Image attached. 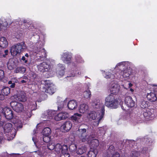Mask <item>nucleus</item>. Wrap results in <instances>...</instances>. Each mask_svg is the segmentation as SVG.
Segmentation results:
<instances>
[{
  "label": "nucleus",
  "instance_id": "nucleus-17",
  "mask_svg": "<svg viewBox=\"0 0 157 157\" xmlns=\"http://www.w3.org/2000/svg\"><path fill=\"white\" fill-rule=\"evenodd\" d=\"M68 115V114L66 112L59 113L56 115L54 117V119L56 121H59L67 118Z\"/></svg>",
  "mask_w": 157,
  "mask_h": 157
},
{
  "label": "nucleus",
  "instance_id": "nucleus-15",
  "mask_svg": "<svg viewBox=\"0 0 157 157\" xmlns=\"http://www.w3.org/2000/svg\"><path fill=\"white\" fill-rule=\"evenodd\" d=\"M71 120L75 123H80L82 121V115L78 113H76L71 116Z\"/></svg>",
  "mask_w": 157,
  "mask_h": 157
},
{
  "label": "nucleus",
  "instance_id": "nucleus-34",
  "mask_svg": "<svg viewBox=\"0 0 157 157\" xmlns=\"http://www.w3.org/2000/svg\"><path fill=\"white\" fill-rule=\"evenodd\" d=\"M86 150V147L85 146H82L78 148L76 153L78 154L82 155L84 153Z\"/></svg>",
  "mask_w": 157,
  "mask_h": 157
},
{
  "label": "nucleus",
  "instance_id": "nucleus-31",
  "mask_svg": "<svg viewBox=\"0 0 157 157\" xmlns=\"http://www.w3.org/2000/svg\"><path fill=\"white\" fill-rule=\"evenodd\" d=\"M61 153L62 154H67V157H69L70 155L68 153V147L67 145H64L62 146Z\"/></svg>",
  "mask_w": 157,
  "mask_h": 157
},
{
  "label": "nucleus",
  "instance_id": "nucleus-56",
  "mask_svg": "<svg viewBox=\"0 0 157 157\" xmlns=\"http://www.w3.org/2000/svg\"><path fill=\"white\" fill-rule=\"evenodd\" d=\"M3 54V52L1 51H0V58H3L2 56Z\"/></svg>",
  "mask_w": 157,
  "mask_h": 157
},
{
  "label": "nucleus",
  "instance_id": "nucleus-49",
  "mask_svg": "<svg viewBox=\"0 0 157 157\" xmlns=\"http://www.w3.org/2000/svg\"><path fill=\"white\" fill-rule=\"evenodd\" d=\"M64 70H57L58 72V74L60 76H62L64 75Z\"/></svg>",
  "mask_w": 157,
  "mask_h": 157
},
{
  "label": "nucleus",
  "instance_id": "nucleus-52",
  "mask_svg": "<svg viewBox=\"0 0 157 157\" xmlns=\"http://www.w3.org/2000/svg\"><path fill=\"white\" fill-rule=\"evenodd\" d=\"M30 75H31V76L32 77V78L34 79L36 77V75L35 74V73L33 72H32L30 74Z\"/></svg>",
  "mask_w": 157,
  "mask_h": 157
},
{
  "label": "nucleus",
  "instance_id": "nucleus-1",
  "mask_svg": "<svg viewBox=\"0 0 157 157\" xmlns=\"http://www.w3.org/2000/svg\"><path fill=\"white\" fill-rule=\"evenodd\" d=\"M26 49V44L24 42L18 43L12 46L10 49V52L13 57L19 55Z\"/></svg>",
  "mask_w": 157,
  "mask_h": 157
},
{
  "label": "nucleus",
  "instance_id": "nucleus-30",
  "mask_svg": "<svg viewBox=\"0 0 157 157\" xmlns=\"http://www.w3.org/2000/svg\"><path fill=\"white\" fill-rule=\"evenodd\" d=\"M44 136H49L51 133V130L49 127H46L44 128L42 131Z\"/></svg>",
  "mask_w": 157,
  "mask_h": 157
},
{
  "label": "nucleus",
  "instance_id": "nucleus-32",
  "mask_svg": "<svg viewBox=\"0 0 157 157\" xmlns=\"http://www.w3.org/2000/svg\"><path fill=\"white\" fill-rule=\"evenodd\" d=\"M83 95L84 98L90 99L91 96V92L89 90H87L84 92Z\"/></svg>",
  "mask_w": 157,
  "mask_h": 157
},
{
  "label": "nucleus",
  "instance_id": "nucleus-41",
  "mask_svg": "<svg viewBox=\"0 0 157 157\" xmlns=\"http://www.w3.org/2000/svg\"><path fill=\"white\" fill-rule=\"evenodd\" d=\"M139 155V153L138 151H132L131 152L130 157H138Z\"/></svg>",
  "mask_w": 157,
  "mask_h": 157
},
{
  "label": "nucleus",
  "instance_id": "nucleus-39",
  "mask_svg": "<svg viewBox=\"0 0 157 157\" xmlns=\"http://www.w3.org/2000/svg\"><path fill=\"white\" fill-rule=\"evenodd\" d=\"M77 148V145L75 144H71L69 147L70 151L72 152L75 151Z\"/></svg>",
  "mask_w": 157,
  "mask_h": 157
},
{
  "label": "nucleus",
  "instance_id": "nucleus-42",
  "mask_svg": "<svg viewBox=\"0 0 157 157\" xmlns=\"http://www.w3.org/2000/svg\"><path fill=\"white\" fill-rule=\"evenodd\" d=\"M56 69L57 70H64L65 69V66L62 64L59 63L57 65Z\"/></svg>",
  "mask_w": 157,
  "mask_h": 157
},
{
  "label": "nucleus",
  "instance_id": "nucleus-58",
  "mask_svg": "<svg viewBox=\"0 0 157 157\" xmlns=\"http://www.w3.org/2000/svg\"><path fill=\"white\" fill-rule=\"evenodd\" d=\"M29 55L27 53H26V54H25V56L27 58H28L29 57Z\"/></svg>",
  "mask_w": 157,
  "mask_h": 157
},
{
  "label": "nucleus",
  "instance_id": "nucleus-48",
  "mask_svg": "<svg viewBox=\"0 0 157 157\" xmlns=\"http://www.w3.org/2000/svg\"><path fill=\"white\" fill-rule=\"evenodd\" d=\"M9 53V51L7 49H6L4 51L2 57L3 58H6V56H7Z\"/></svg>",
  "mask_w": 157,
  "mask_h": 157
},
{
  "label": "nucleus",
  "instance_id": "nucleus-3",
  "mask_svg": "<svg viewBox=\"0 0 157 157\" xmlns=\"http://www.w3.org/2000/svg\"><path fill=\"white\" fill-rule=\"evenodd\" d=\"M118 104V99L114 95L110 94L105 98V105L108 108L116 109Z\"/></svg>",
  "mask_w": 157,
  "mask_h": 157
},
{
  "label": "nucleus",
  "instance_id": "nucleus-33",
  "mask_svg": "<svg viewBox=\"0 0 157 157\" xmlns=\"http://www.w3.org/2000/svg\"><path fill=\"white\" fill-rule=\"evenodd\" d=\"M8 23L6 21V19L4 18L0 19V27L6 28L8 25Z\"/></svg>",
  "mask_w": 157,
  "mask_h": 157
},
{
  "label": "nucleus",
  "instance_id": "nucleus-27",
  "mask_svg": "<svg viewBox=\"0 0 157 157\" xmlns=\"http://www.w3.org/2000/svg\"><path fill=\"white\" fill-rule=\"evenodd\" d=\"M26 71V69L23 67H17L14 71V73H24Z\"/></svg>",
  "mask_w": 157,
  "mask_h": 157
},
{
  "label": "nucleus",
  "instance_id": "nucleus-2",
  "mask_svg": "<svg viewBox=\"0 0 157 157\" xmlns=\"http://www.w3.org/2000/svg\"><path fill=\"white\" fill-rule=\"evenodd\" d=\"M105 111V107L103 106L101 109V114H98V113H97L96 112L94 111H92L89 113L88 115L93 120H96L94 122V125L98 126V125L101 120L104 117Z\"/></svg>",
  "mask_w": 157,
  "mask_h": 157
},
{
  "label": "nucleus",
  "instance_id": "nucleus-37",
  "mask_svg": "<svg viewBox=\"0 0 157 157\" xmlns=\"http://www.w3.org/2000/svg\"><path fill=\"white\" fill-rule=\"evenodd\" d=\"M149 106V103L147 101L144 100L141 101L140 103V106L142 109H144L147 108Z\"/></svg>",
  "mask_w": 157,
  "mask_h": 157
},
{
  "label": "nucleus",
  "instance_id": "nucleus-53",
  "mask_svg": "<svg viewBox=\"0 0 157 157\" xmlns=\"http://www.w3.org/2000/svg\"><path fill=\"white\" fill-rule=\"evenodd\" d=\"M111 73H107L106 74L105 77L106 78H109L111 77Z\"/></svg>",
  "mask_w": 157,
  "mask_h": 157
},
{
  "label": "nucleus",
  "instance_id": "nucleus-19",
  "mask_svg": "<svg viewBox=\"0 0 157 157\" xmlns=\"http://www.w3.org/2000/svg\"><path fill=\"white\" fill-rule=\"evenodd\" d=\"M147 99L151 102L156 101L157 100V98L156 94L153 92L148 93L147 95Z\"/></svg>",
  "mask_w": 157,
  "mask_h": 157
},
{
  "label": "nucleus",
  "instance_id": "nucleus-9",
  "mask_svg": "<svg viewBox=\"0 0 157 157\" xmlns=\"http://www.w3.org/2000/svg\"><path fill=\"white\" fill-rule=\"evenodd\" d=\"M4 115L6 118L8 120H11L13 117V111L8 107L5 108L3 109Z\"/></svg>",
  "mask_w": 157,
  "mask_h": 157
},
{
  "label": "nucleus",
  "instance_id": "nucleus-13",
  "mask_svg": "<svg viewBox=\"0 0 157 157\" xmlns=\"http://www.w3.org/2000/svg\"><path fill=\"white\" fill-rule=\"evenodd\" d=\"M71 56L69 53L64 52L63 53L61 56L62 60L63 61L64 63L68 64H70L71 63Z\"/></svg>",
  "mask_w": 157,
  "mask_h": 157
},
{
  "label": "nucleus",
  "instance_id": "nucleus-55",
  "mask_svg": "<svg viewBox=\"0 0 157 157\" xmlns=\"http://www.w3.org/2000/svg\"><path fill=\"white\" fill-rule=\"evenodd\" d=\"M27 82V81L24 79L21 80V82L22 83H26Z\"/></svg>",
  "mask_w": 157,
  "mask_h": 157
},
{
  "label": "nucleus",
  "instance_id": "nucleus-7",
  "mask_svg": "<svg viewBox=\"0 0 157 157\" xmlns=\"http://www.w3.org/2000/svg\"><path fill=\"white\" fill-rule=\"evenodd\" d=\"M86 129V128H79L77 131V135L82 142H85L87 139Z\"/></svg>",
  "mask_w": 157,
  "mask_h": 157
},
{
  "label": "nucleus",
  "instance_id": "nucleus-38",
  "mask_svg": "<svg viewBox=\"0 0 157 157\" xmlns=\"http://www.w3.org/2000/svg\"><path fill=\"white\" fill-rule=\"evenodd\" d=\"M56 111L54 110H52L48 113V117L49 119H52L56 116Z\"/></svg>",
  "mask_w": 157,
  "mask_h": 157
},
{
  "label": "nucleus",
  "instance_id": "nucleus-35",
  "mask_svg": "<svg viewBox=\"0 0 157 157\" xmlns=\"http://www.w3.org/2000/svg\"><path fill=\"white\" fill-rule=\"evenodd\" d=\"M62 145L59 144H57L55 146V151L57 154L61 152Z\"/></svg>",
  "mask_w": 157,
  "mask_h": 157
},
{
  "label": "nucleus",
  "instance_id": "nucleus-10",
  "mask_svg": "<svg viewBox=\"0 0 157 157\" xmlns=\"http://www.w3.org/2000/svg\"><path fill=\"white\" fill-rule=\"evenodd\" d=\"M72 126V124L70 121L65 122L60 127V129L62 132H67L69 131Z\"/></svg>",
  "mask_w": 157,
  "mask_h": 157
},
{
  "label": "nucleus",
  "instance_id": "nucleus-45",
  "mask_svg": "<svg viewBox=\"0 0 157 157\" xmlns=\"http://www.w3.org/2000/svg\"><path fill=\"white\" fill-rule=\"evenodd\" d=\"M55 145L54 144H50L49 143L48 145V149L50 150H52L54 149H55Z\"/></svg>",
  "mask_w": 157,
  "mask_h": 157
},
{
  "label": "nucleus",
  "instance_id": "nucleus-23",
  "mask_svg": "<svg viewBox=\"0 0 157 157\" xmlns=\"http://www.w3.org/2000/svg\"><path fill=\"white\" fill-rule=\"evenodd\" d=\"M88 109V106L86 104H83L80 105L79 111L81 113H84L87 112Z\"/></svg>",
  "mask_w": 157,
  "mask_h": 157
},
{
  "label": "nucleus",
  "instance_id": "nucleus-64",
  "mask_svg": "<svg viewBox=\"0 0 157 157\" xmlns=\"http://www.w3.org/2000/svg\"><path fill=\"white\" fill-rule=\"evenodd\" d=\"M39 44V43H36V46H39V45H38Z\"/></svg>",
  "mask_w": 157,
  "mask_h": 157
},
{
  "label": "nucleus",
  "instance_id": "nucleus-54",
  "mask_svg": "<svg viewBox=\"0 0 157 157\" xmlns=\"http://www.w3.org/2000/svg\"><path fill=\"white\" fill-rule=\"evenodd\" d=\"M23 79L24 80H26L27 81H28V78L26 76H24L22 77Z\"/></svg>",
  "mask_w": 157,
  "mask_h": 157
},
{
  "label": "nucleus",
  "instance_id": "nucleus-44",
  "mask_svg": "<svg viewBox=\"0 0 157 157\" xmlns=\"http://www.w3.org/2000/svg\"><path fill=\"white\" fill-rule=\"evenodd\" d=\"M43 141L46 143H48L50 141V138L48 136H44L43 138Z\"/></svg>",
  "mask_w": 157,
  "mask_h": 157
},
{
  "label": "nucleus",
  "instance_id": "nucleus-18",
  "mask_svg": "<svg viewBox=\"0 0 157 157\" xmlns=\"http://www.w3.org/2000/svg\"><path fill=\"white\" fill-rule=\"evenodd\" d=\"M78 103L75 100H72L70 101L67 104L68 108L71 110L75 109L77 107Z\"/></svg>",
  "mask_w": 157,
  "mask_h": 157
},
{
  "label": "nucleus",
  "instance_id": "nucleus-6",
  "mask_svg": "<svg viewBox=\"0 0 157 157\" xmlns=\"http://www.w3.org/2000/svg\"><path fill=\"white\" fill-rule=\"evenodd\" d=\"M38 70L40 71H50L51 68V66L50 63L46 62H43L38 65Z\"/></svg>",
  "mask_w": 157,
  "mask_h": 157
},
{
  "label": "nucleus",
  "instance_id": "nucleus-51",
  "mask_svg": "<svg viewBox=\"0 0 157 157\" xmlns=\"http://www.w3.org/2000/svg\"><path fill=\"white\" fill-rule=\"evenodd\" d=\"M21 59L25 63H27L28 61V59L26 58L25 56H23L21 58Z\"/></svg>",
  "mask_w": 157,
  "mask_h": 157
},
{
  "label": "nucleus",
  "instance_id": "nucleus-5",
  "mask_svg": "<svg viewBox=\"0 0 157 157\" xmlns=\"http://www.w3.org/2000/svg\"><path fill=\"white\" fill-rule=\"evenodd\" d=\"M10 105L13 109L17 113L21 112L24 110L23 105L17 101H12L10 103Z\"/></svg>",
  "mask_w": 157,
  "mask_h": 157
},
{
  "label": "nucleus",
  "instance_id": "nucleus-28",
  "mask_svg": "<svg viewBox=\"0 0 157 157\" xmlns=\"http://www.w3.org/2000/svg\"><path fill=\"white\" fill-rule=\"evenodd\" d=\"M99 145V141L96 139H93L90 142V145L94 149L97 147Z\"/></svg>",
  "mask_w": 157,
  "mask_h": 157
},
{
  "label": "nucleus",
  "instance_id": "nucleus-16",
  "mask_svg": "<svg viewBox=\"0 0 157 157\" xmlns=\"http://www.w3.org/2000/svg\"><path fill=\"white\" fill-rule=\"evenodd\" d=\"M154 110L153 109H147L146 111L144 112L143 115L146 119H149L150 117H152L154 115Z\"/></svg>",
  "mask_w": 157,
  "mask_h": 157
},
{
  "label": "nucleus",
  "instance_id": "nucleus-24",
  "mask_svg": "<svg viewBox=\"0 0 157 157\" xmlns=\"http://www.w3.org/2000/svg\"><path fill=\"white\" fill-rule=\"evenodd\" d=\"M8 45V43L6 38L4 37L0 38V47L2 48H6Z\"/></svg>",
  "mask_w": 157,
  "mask_h": 157
},
{
  "label": "nucleus",
  "instance_id": "nucleus-62",
  "mask_svg": "<svg viewBox=\"0 0 157 157\" xmlns=\"http://www.w3.org/2000/svg\"><path fill=\"white\" fill-rule=\"evenodd\" d=\"M77 157H86L84 156H83L79 155L78 156H77Z\"/></svg>",
  "mask_w": 157,
  "mask_h": 157
},
{
  "label": "nucleus",
  "instance_id": "nucleus-59",
  "mask_svg": "<svg viewBox=\"0 0 157 157\" xmlns=\"http://www.w3.org/2000/svg\"><path fill=\"white\" fill-rule=\"evenodd\" d=\"M22 125H19L18 126H17V128H22Z\"/></svg>",
  "mask_w": 157,
  "mask_h": 157
},
{
  "label": "nucleus",
  "instance_id": "nucleus-22",
  "mask_svg": "<svg viewBox=\"0 0 157 157\" xmlns=\"http://www.w3.org/2000/svg\"><path fill=\"white\" fill-rule=\"evenodd\" d=\"M4 132L5 133H8L11 132L12 129V124L11 123H6L4 127Z\"/></svg>",
  "mask_w": 157,
  "mask_h": 157
},
{
  "label": "nucleus",
  "instance_id": "nucleus-8",
  "mask_svg": "<svg viewBox=\"0 0 157 157\" xmlns=\"http://www.w3.org/2000/svg\"><path fill=\"white\" fill-rule=\"evenodd\" d=\"M124 101L125 104L128 108H131L134 107L135 105V101L130 96H126L125 98Z\"/></svg>",
  "mask_w": 157,
  "mask_h": 157
},
{
  "label": "nucleus",
  "instance_id": "nucleus-20",
  "mask_svg": "<svg viewBox=\"0 0 157 157\" xmlns=\"http://www.w3.org/2000/svg\"><path fill=\"white\" fill-rule=\"evenodd\" d=\"M17 100L19 101L24 102L27 100V97L25 94L24 92H22L17 94Z\"/></svg>",
  "mask_w": 157,
  "mask_h": 157
},
{
  "label": "nucleus",
  "instance_id": "nucleus-40",
  "mask_svg": "<svg viewBox=\"0 0 157 157\" xmlns=\"http://www.w3.org/2000/svg\"><path fill=\"white\" fill-rule=\"evenodd\" d=\"M45 92L49 94H50L52 95L54 94L55 92V90L52 87H49L46 90Z\"/></svg>",
  "mask_w": 157,
  "mask_h": 157
},
{
  "label": "nucleus",
  "instance_id": "nucleus-11",
  "mask_svg": "<svg viewBox=\"0 0 157 157\" xmlns=\"http://www.w3.org/2000/svg\"><path fill=\"white\" fill-rule=\"evenodd\" d=\"M111 94L112 95H117V94L120 90V86L117 84H113L111 86L110 89Z\"/></svg>",
  "mask_w": 157,
  "mask_h": 157
},
{
  "label": "nucleus",
  "instance_id": "nucleus-29",
  "mask_svg": "<svg viewBox=\"0 0 157 157\" xmlns=\"http://www.w3.org/2000/svg\"><path fill=\"white\" fill-rule=\"evenodd\" d=\"M10 92V89L9 87H5L2 90V93L4 96H7Z\"/></svg>",
  "mask_w": 157,
  "mask_h": 157
},
{
  "label": "nucleus",
  "instance_id": "nucleus-61",
  "mask_svg": "<svg viewBox=\"0 0 157 157\" xmlns=\"http://www.w3.org/2000/svg\"><path fill=\"white\" fill-rule=\"evenodd\" d=\"M130 91L131 92H133L134 91V90L132 88H130Z\"/></svg>",
  "mask_w": 157,
  "mask_h": 157
},
{
  "label": "nucleus",
  "instance_id": "nucleus-12",
  "mask_svg": "<svg viewBox=\"0 0 157 157\" xmlns=\"http://www.w3.org/2000/svg\"><path fill=\"white\" fill-rule=\"evenodd\" d=\"M91 105L92 108L97 111H98L97 109H100L101 107V108L103 106H104L102 103L100 102V100L97 99H95L92 101Z\"/></svg>",
  "mask_w": 157,
  "mask_h": 157
},
{
  "label": "nucleus",
  "instance_id": "nucleus-63",
  "mask_svg": "<svg viewBox=\"0 0 157 157\" xmlns=\"http://www.w3.org/2000/svg\"><path fill=\"white\" fill-rule=\"evenodd\" d=\"M121 65V63H118L117 64V65H118V66H120Z\"/></svg>",
  "mask_w": 157,
  "mask_h": 157
},
{
  "label": "nucleus",
  "instance_id": "nucleus-46",
  "mask_svg": "<svg viewBox=\"0 0 157 157\" xmlns=\"http://www.w3.org/2000/svg\"><path fill=\"white\" fill-rule=\"evenodd\" d=\"M8 84L9 85L11 84L10 87L11 88H14L15 87V83L14 82H12V81H9L8 82Z\"/></svg>",
  "mask_w": 157,
  "mask_h": 157
},
{
  "label": "nucleus",
  "instance_id": "nucleus-43",
  "mask_svg": "<svg viewBox=\"0 0 157 157\" xmlns=\"http://www.w3.org/2000/svg\"><path fill=\"white\" fill-rule=\"evenodd\" d=\"M64 101H61L58 103V110H61L64 107Z\"/></svg>",
  "mask_w": 157,
  "mask_h": 157
},
{
  "label": "nucleus",
  "instance_id": "nucleus-25",
  "mask_svg": "<svg viewBox=\"0 0 157 157\" xmlns=\"http://www.w3.org/2000/svg\"><path fill=\"white\" fill-rule=\"evenodd\" d=\"M98 152L94 149L90 148L87 154V157H96Z\"/></svg>",
  "mask_w": 157,
  "mask_h": 157
},
{
  "label": "nucleus",
  "instance_id": "nucleus-14",
  "mask_svg": "<svg viewBox=\"0 0 157 157\" xmlns=\"http://www.w3.org/2000/svg\"><path fill=\"white\" fill-rule=\"evenodd\" d=\"M36 107L37 104L36 101H34V102H33L32 105H30L29 106V109L25 112L27 118H30L31 117L32 111L35 110L36 109Z\"/></svg>",
  "mask_w": 157,
  "mask_h": 157
},
{
  "label": "nucleus",
  "instance_id": "nucleus-26",
  "mask_svg": "<svg viewBox=\"0 0 157 157\" xmlns=\"http://www.w3.org/2000/svg\"><path fill=\"white\" fill-rule=\"evenodd\" d=\"M7 66L9 70H11L14 69L16 67V65L12 59H10L8 62Z\"/></svg>",
  "mask_w": 157,
  "mask_h": 157
},
{
  "label": "nucleus",
  "instance_id": "nucleus-4",
  "mask_svg": "<svg viewBox=\"0 0 157 157\" xmlns=\"http://www.w3.org/2000/svg\"><path fill=\"white\" fill-rule=\"evenodd\" d=\"M43 47V43H41L39 47H34L33 49V52L36 54H39L40 55L39 57L41 58H46L47 56L46 50Z\"/></svg>",
  "mask_w": 157,
  "mask_h": 157
},
{
  "label": "nucleus",
  "instance_id": "nucleus-60",
  "mask_svg": "<svg viewBox=\"0 0 157 157\" xmlns=\"http://www.w3.org/2000/svg\"><path fill=\"white\" fill-rule=\"evenodd\" d=\"M121 108H122V109L123 110H124V111H125L126 110V109L124 108V107H123V106H121Z\"/></svg>",
  "mask_w": 157,
  "mask_h": 157
},
{
  "label": "nucleus",
  "instance_id": "nucleus-36",
  "mask_svg": "<svg viewBox=\"0 0 157 157\" xmlns=\"http://www.w3.org/2000/svg\"><path fill=\"white\" fill-rule=\"evenodd\" d=\"M115 150L114 146L113 145H110L107 151L108 155H109L110 156L111 155H112L114 153Z\"/></svg>",
  "mask_w": 157,
  "mask_h": 157
},
{
  "label": "nucleus",
  "instance_id": "nucleus-47",
  "mask_svg": "<svg viewBox=\"0 0 157 157\" xmlns=\"http://www.w3.org/2000/svg\"><path fill=\"white\" fill-rule=\"evenodd\" d=\"M4 77V72L3 70H0V80H1Z\"/></svg>",
  "mask_w": 157,
  "mask_h": 157
},
{
  "label": "nucleus",
  "instance_id": "nucleus-50",
  "mask_svg": "<svg viewBox=\"0 0 157 157\" xmlns=\"http://www.w3.org/2000/svg\"><path fill=\"white\" fill-rule=\"evenodd\" d=\"M112 156L111 157H120V155L119 153L116 152L114 154L113 153L112 154Z\"/></svg>",
  "mask_w": 157,
  "mask_h": 157
},
{
  "label": "nucleus",
  "instance_id": "nucleus-57",
  "mask_svg": "<svg viewBox=\"0 0 157 157\" xmlns=\"http://www.w3.org/2000/svg\"><path fill=\"white\" fill-rule=\"evenodd\" d=\"M67 154H62L61 155L60 157H66L65 156V155Z\"/></svg>",
  "mask_w": 157,
  "mask_h": 157
},
{
  "label": "nucleus",
  "instance_id": "nucleus-21",
  "mask_svg": "<svg viewBox=\"0 0 157 157\" xmlns=\"http://www.w3.org/2000/svg\"><path fill=\"white\" fill-rule=\"evenodd\" d=\"M131 74L132 72L131 70L128 69H126L123 71H121V74L123 78L126 79L129 78V76Z\"/></svg>",
  "mask_w": 157,
  "mask_h": 157
}]
</instances>
